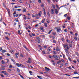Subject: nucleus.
<instances>
[{
  "label": "nucleus",
  "mask_w": 79,
  "mask_h": 79,
  "mask_svg": "<svg viewBox=\"0 0 79 79\" xmlns=\"http://www.w3.org/2000/svg\"><path fill=\"white\" fill-rule=\"evenodd\" d=\"M52 56L56 60H59V59H60V57L58 56L53 55Z\"/></svg>",
  "instance_id": "nucleus-1"
},
{
  "label": "nucleus",
  "mask_w": 79,
  "mask_h": 79,
  "mask_svg": "<svg viewBox=\"0 0 79 79\" xmlns=\"http://www.w3.org/2000/svg\"><path fill=\"white\" fill-rule=\"evenodd\" d=\"M68 50H69V47H67V48L65 49V51L67 53H69V52H68Z\"/></svg>",
  "instance_id": "nucleus-2"
},
{
  "label": "nucleus",
  "mask_w": 79,
  "mask_h": 79,
  "mask_svg": "<svg viewBox=\"0 0 79 79\" xmlns=\"http://www.w3.org/2000/svg\"><path fill=\"white\" fill-rule=\"evenodd\" d=\"M64 47L65 48V49L66 48H67V47H68V44H63Z\"/></svg>",
  "instance_id": "nucleus-3"
},
{
  "label": "nucleus",
  "mask_w": 79,
  "mask_h": 79,
  "mask_svg": "<svg viewBox=\"0 0 79 79\" xmlns=\"http://www.w3.org/2000/svg\"><path fill=\"white\" fill-rule=\"evenodd\" d=\"M45 69L46 71H50V69L49 68H48L47 67H45Z\"/></svg>",
  "instance_id": "nucleus-4"
},
{
  "label": "nucleus",
  "mask_w": 79,
  "mask_h": 79,
  "mask_svg": "<svg viewBox=\"0 0 79 79\" xmlns=\"http://www.w3.org/2000/svg\"><path fill=\"white\" fill-rule=\"evenodd\" d=\"M51 14H52V15H53V14H54V10L53 9L51 10Z\"/></svg>",
  "instance_id": "nucleus-5"
},
{
  "label": "nucleus",
  "mask_w": 79,
  "mask_h": 79,
  "mask_svg": "<svg viewBox=\"0 0 79 79\" xmlns=\"http://www.w3.org/2000/svg\"><path fill=\"white\" fill-rule=\"evenodd\" d=\"M58 32H60V31H61V28H60L59 29L57 28L56 30Z\"/></svg>",
  "instance_id": "nucleus-6"
},
{
  "label": "nucleus",
  "mask_w": 79,
  "mask_h": 79,
  "mask_svg": "<svg viewBox=\"0 0 79 79\" xmlns=\"http://www.w3.org/2000/svg\"><path fill=\"white\" fill-rule=\"evenodd\" d=\"M16 66H18V67H21V64H19L18 63H17L16 64Z\"/></svg>",
  "instance_id": "nucleus-7"
},
{
  "label": "nucleus",
  "mask_w": 79,
  "mask_h": 79,
  "mask_svg": "<svg viewBox=\"0 0 79 79\" xmlns=\"http://www.w3.org/2000/svg\"><path fill=\"white\" fill-rule=\"evenodd\" d=\"M23 12L26 13V8H23Z\"/></svg>",
  "instance_id": "nucleus-8"
},
{
  "label": "nucleus",
  "mask_w": 79,
  "mask_h": 79,
  "mask_svg": "<svg viewBox=\"0 0 79 79\" xmlns=\"http://www.w3.org/2000/svg\"><path fill=\"white\" fill-rule=\"evenodd\" d=\"M19 54V53H17L15 54V55L17 58H18V55Z\"/></svg>",
  "instance_id": "nucleus-9"
},
{
  "label": "nucleus",
  "mask_w": 79,
  "mask_h": 79,
  "mask_svg": "<svg viewBox=\"0 0 79 79\" xmlns=\"http://www.w3.org/2000/svg\"><path fill=\"white\" fill-rule=\"evenodd\" d=\"M55 13L56 14H58V10H57V9H55Z\"/></svg>",
  "instance_id": "nucleus-10"
},
{
  "label": "nucleus",
  "mask_w": 79,
  "mask_h": 79,
  "mask_svg": "<svg viewBox=\"0 0 79 79\" xmlns=\"http://www.w3.org/2000/svg\"><path fill=\"white\" fill-rule=\"evenodd\" d=\"M56 50V51H60V48H59L58 47H57Z\"/></svg>",
  "instance_id": "nucleus-11"
},
{
  "label": "nucleus",
  "mask_w": 79,
  "mask_h": 79,
  "mask_svg": "<svg viewBox=\"0 0 79 79\" xmlns=\"http://www.w3.org/2000/svg\"><path fill=\"white\" fill-rule=\"evenodd\" d=\"M7 10L8 12V13L9 14V15H10V10L8 9H7Z\"/></svg>",
  "instance_id": "nucleus-12"
},
{
  "label": "nucleus",
  "mask_w": 79,
  "mask_h": 79,
  "mask_svg": "<svg viewBox=\"0 0 79 79\" xmlns=\"http://www.w3.org/2000/svg\"><path fill=\"white\" fill-rule=\"evenodd\" d=\"M5 39H6V40H10V38H9V37L7 36H5Z\"/></svg>",
  "instance_id": "nucleus-13"
},
{
  "label": "nucleus",
  "mask_w": 79,
  "mask_h": 79,
  "mask_svg": "<svg viewBox=\"0 0 79 79\" xmlns=\"http://www.w3.org/2000/svg\"><path fill=\"white\" fill-rule=\"evenodd\" d=\"M45 21V19H43V20H42L41 21V23H44V21Z\"/></svg>",
  "instance_id": "nucleus-14"
},
{
  "label": "nucleus",
  "mask_w": 79,
  "mask_h": 79,
  "mask_svg": "<svg viewBox=\"0 0 79 79\" xmlns=\"http://www.w3.org/2000/svg\"><path fill=\"white\" fill-rule=\"evenodd\" d=\"M73 78H74L75 79H79V77H73Z\"/></svg>",
  "instance_id": "nucleus-15"
},
{
  "label": "nucleus",
  "mask_w": 79,
  "mask_h": 79,
  "mask_svg": "<svg viewBox=\"0 0 79 79\" xmlns=\"http://www.w3.org/2000/svg\"><path fill=\"white\" fill-rule=\"evenodd\" d=\"M11 61H12L14 63H16V62H15V60L14 59H11Z\"/></svg>",
  "instance_id": "nucleus-16"
},
{
  "label": "nucleus",
  "mask_w": 79,
  "mask_h": 79,
  "mask_svg": "<svg viewBox=\"0 0 79 79\" xmlns=\"http://www.w3.org/2000/svg\"><path fill=\"white\" fill-rule=\"evenodd\" d=\"M37 77H38V78H39V79H42V77H41V76H37Z\"/></svg>",
  "instance_id": "nucleus-17"
},
{
  "label": "nucleus",
  "mask_w": 79,
  "mask_h": 79,
  "mask_svg": "<svg viewBox=\"0 0 79 79\" xmlns=\"http://www.w3.org/2000/svg\"><path fill=\"white\" fill-rule=\"evenodd\" d=\"M44 26L45 27H47V23H45L44 24Z\"/></svg>",
  "instance_id": "nucleus-18"
},
{
  "label": "nucleus",
  "mask_w": 79,
  "mask_h": 79,
  "mask_svg": "<svg viewBox=\"0 0 79 79\" xmlns=\"http://www.w3.org/2000/svg\"><path fill=\"white\" fill-rule=\"evenodd\" d=\"M18 33L19 35H21V34L20 32V31H19H19H18Z\"/></svg>",
  "instance_id": "nucleus-19"
},
{
  "label": "nucleus",
  "mask_w": 79,
  "mask_h": 79,
  "mask_svg": "<svg viewBox=\"0 0 79 79\" xmlns=\"http://www.w3.org/2000/svg\"><path fill=\"white\" fill-rule=\"evenodd\" d=\"M46 22L48 23H50V20L48 19H47V21Z\"/></svg>",
  "instance_id": "nucleus-20"
},
{
  "label": "nucleus",
  "mask_w": 79,
  "mask_h": 79,
  "mask_svg": "<svg viewBox=\"0 0 79 79\" xmlns=\"http://www.w3.org/2000/svg\"><path fill=\"white\" fill-rule=\"evenodd\" d=\"M52 7H53V9H55V5L53 4L52 5Z\"/></svg>",
  "instance_id": "nucleus-21"
},
{
  "label": "nucleus",
  "mask_w": 79,
  "mask_h": 79,
  "mask_svg": "<svg viewBox=\"0 0 79 79\" xmlns=\"http://www.w3.org/2000/svg\"><path fill=\"white\" fill-rule=\"evenodd\" d=\"M2 64H5V62L3 61V60H2Z\"/></svg>",
  "instance_id": "nucleus-22"
},
{
  "label": "nucleus",
  "mask_w": 79,
  "mask_h": 79,
  "mask_svg": "<svg viewBox=\"0 0 79 79\" xmlns=\"http://www.w3.org/2000/svg\"><path fill=\"white\" fill-rule=\"evenodd\" d=\"M4 74L6 75V76H8V74L7 73L5 72L4 73Z\"/></svg>",
  "instance_id": "nucleus-23"
},
{
  "label": "nucleus",
  "mask_w": 79,
  "mask_h": 79,
  "mask_svg": "<svg viewBox=\"0 0 79 79\" xmlns=\"http://www.w3.org/2000/svg\"><path fill=\"white\" fill-rule=\"evenodd\" d=\"M52 31H53L52 30H51L50 31H49L48 33V34H50V33H51V32H52Z\"/></svg>",
  "instance_id": "nucleus-24"
},
{
  "label": "nucleus",
  "mask_w": 79,
  "mask_h": 79,
  "mask_svg": "<svg viewBox=\"0 0 79 79\" xmlns=\"http://www.w3.org/2000/svg\"><path fill=\"white\" fill-rule=\"evenodd\" d=\"M20 56L22 58H23V57H24V56H23V54H20Z\"/></svg>",
  "instance_id": "nucleus-25"
},
{
  "label": "nucleus",
  "mask_w": 79,
  "mask_h": 79,
  "mask_svg": "<svg viewBox=\"0 0 79 79\" xmlns=\"http://www.w3.org/2000/svg\"><path fill=\"white\" fill-rule=\"evenodd\" d=\"M69 47H71V48H72V44H69Z\"/></svg>",
  "instance_id": "nucleus-26"
},
{
  "label": "nucleus",
  "mask_w": 79,
  "mask_h": 79,
  "mask_svg": "<svg viewBox=\"0 0 79 79\" xmlns=\"http://www.w3.org/2000/svg\"><path fill=\"white\" fill-rule=\"evenodd\" d=\"M21 6H15V8H21Z\"/></svg>",
  "instance_id": "nucleus-27"
},
{
  "label": "nucleus",
  "mask_w": 79,
  "mask_h": 79,
  "mask_svg": "<svg viewBox=\"0 0 79 79\" xmlns=\"http://www.w3.org/2000/svg\"><path fill=\"white\" fill-rule=\"evenodd\" d=\"M53 40V43H55V44H56V41H55V40Z\"/></svg>",
  "instance_id": "nucleus-28"
},
{
  "label": "nucleus",
  "mask_w": 79,
  "mask_h": 79,
  "mask_svg": "<svg viewBox=\"0 0 79 79\" xmlns=\"http://www.w3.org/2000/svg\"><path fill=\"white\" fill-rule=\"evenodd\" d=\"M66 41L68 43H70V41L68 40H66Z\"/></svg>",
  "instance_id": "nucleus-29"
},
{
  "label": "nucleus",
  "mask_w": 79,
  "mask_h": 79,
  "mask_svg": "<svg viewBox=\"0 0 79 79\" xmlns=\"http://www.w3.org/2000/svg\"><path fill=\"white\" fill-rule=\"evenodd\" d=\"M29 73H30V75H32V74H32V72L31 71H30Z\"/></svg>",
  "instance_id": "nucleus-30"
},
{
  "label": "nucleus",
  "mask_w": 79,
  "mask_h": 79,
  "mask_svg": "<svg viewBox=\"0 0 79 79\" xmlns=\"http://www.w3.org/2000/svg\"><path fill=\"white\" fill-rule=\"evenodd\" d=\"M32 17H33V18H34V17H35V14H33L32 15Z\"/></svg>",
  "instance_id": "nucleus-31"
},
{
  "label": "nucleus",
  "mask_w": 79,
  "mask_h": 79,
  "mask_svg": "<svg viewBox=\"0 0 79 79\" xmlns=\"http://www.w3.org/2000/svg\"><path fill=\"white\" fill-rule=\"evenodd\" d=\"M17 70L18 72H20V70H19V69L18 68H17Z\"/></svg>",
  "instance_id": "nucleus-32"
},
{
  "label": "nucleus",
  "mask_w": 79,
  "mask_h": 79,
  "mask_svg": "<svg viewBox=\"0 0 79 79\" xmlns=\"http://www.w3.org/2000/svg\"><path fill=\"white\" fill-rule=\"evenodd\" d=\"M2 53H5V52H6V50H3L2 51Z\"/></svg>",
  "instance_id": "nucleus-33"
},
{
  "label": "nucleus",
  "mask_w": 79,
  "mask_h": 79,
  "mask_svg": "<svg viewBox=\"0 0 79 79\" xmlns=\"http://www.w3.org/2000/svg\"><path fill=\"white\" fill-rule=\"evenodd\" d=\"M27 63H31V61L28 60L27 61Z\"/></svg>",
  "instance_id": "nucleus-34"
},
{
  "label": "nucleus",
  "mask_w": 79,
  "mask_h": 79,
  "mask_svg": "<svg viewBox=\"0 0 79 79\" xmlns=\"http://www.w3.org/2000/svg\"><path fill=\"white\" fill-rule=\"evenodd\" d=\"M9 68H13V66L12 65H10L9 67Z\"/></svg>",
  "instance_id": "nucleus-35"
},
{
  "label": "nucleus",
  "mask_w": 79,
  "mask_h": 79,
  "mask_svg": "<svg viewBox=\"0 0 79 79\" xmlns=\"http://www.w3.org/2000/svg\"><path fill=\"white\" fill-rule=\"evenodd\" d=\"M56 7L57 8V9L59 8V7L58 6V5L56 4Z\"/></svg>",
  "instance_id": "nucleus-36"
},
{
  "label": "nucleus",
  "mask_w": 79,
  "mask_h": 79,
  "mask_svg": "<svg viewBox=\"0 0 79 79\" xmlns=\"http://www.w3.org/2000/svg\"><path fill=\"white\" fill-rule=\"evenodd\" d=\"M62 55L63 56V58H65V55H64V54H63Z\"/></svg>",
  "instance_id": "nucleus-37"
},
{
  "label": "nucleus",
  "mask_w": 79,
  "mask_h": 79,
  "mask_svg": "<svg viewBox=\"0 0 79 79\" xmlns=\"http://www.w3.org/2000/svg\"><path fill=\"white\" fill-rule=\"evenodd\" d=\"M67 18L68 20H70V17H69V16L67 17Z\"/></svg>",
  "instance_id": "nucleus-38"
},
{
  "label": "nucleus",
  "mask_w": 79,
  "mask_h": 79,
  "mask_svg": "<svg viewBox=\"0 0 79 79\" xmlns=\"http://www.w3.org/2000/svg\"><path fill=\"white\" fill-rule=\"evenodd\" d=\"M75 54H76L77 55H79V53H78V52H75Z\"/></svg>",
  "instance_id": "nucleus-39"
},
{
  "label": "nucleus",
  "mask_w": 79,
  "mask_h": 79,
  "mask_svg": "<svg viewBox=\"0 0 79 79\" xmlns=\"http://www.w3.org/2000/svg\"><path fill=\"white\" fill-rule=\"evenodd\" d=\"M21 66L23 67V68H24V66L23 65V64H20Z\"/></svg>",
  "instance_id": "nucleus-40"
},
{
  "label": "nucleus",
  "mask_w": 79,
  "mask_h": 79,
  "mask_svg": "<svg viewBox=\"0 0 79 79\" xmlns=\"http://www.w3.org/2000/svg\"><path fill=\"white\" fill-rule=\"evenodd\" d=\"M38 16V14H35V17H37Z\"/></svg>",
  "instance_id": "nucleus-41"
},
{
  "label": "nucleus",
  "mask_w": 79,
  "mask_h": 79,
  "mask_svg": "<svg viewBox=\"0 0 79 79\" xmlns=\"http://www.w3.org/2000/svg\"><path fill=\"white\" fill-rule=\"evenodd\" d=\"M16 11H15L14 13H13V15H16Z\"/></svg>",
  "instance_id": "nucleus-42"
},
{
  "label": "nucleus",
  "mask_w": 79,
  "mask_h": 79,
  "mask_svg": "<svg viewBox=\"0 0 79 79\" xmlns=\"http://www.w3.org/2000/svg\"><path fill=\"white\" fill-rule=\"evenodd\" d=\"M26 50L28 51V52H29L30 50H29V49H28V48H26Z\"/></svg>",
  "instance_id": "nucleus-43"
},
{
  "label": "nucleus",
  "mask_w": 79,
  "mask_h": 79,
  "mask_svg": "<svg viewBox=\"0 0 79 79\" xmlns=\"http://www.w3.org/2000/svg\"><path fill=\"white\" fill-rule=\"evenodd\" d=\"M6 60H7V62H6V63H8L9 62V60L7 59Z\"/></svg>",
  "instance_id": "nucleus-44"
},
{
  "label": "nucleus",
  "mask_w": 79,
  "mask_h": 79,
  "mask_svg": "<svg viewBox=\"0 0 79 79\" xmlns=\"http://www.w3.org/2000/svg\"><path fill=\"white\" fill-rule=\"evenodd\" d=\"M40 14V13H39L38 14V16L40 17V16H41V15Z\"/></svg>",
  "instance_id": "nucleus-45"
},
{
  "label": "nucleus",
  "mask_w": 79,
  "mask_h": 79,
  "mask_svg": "<svg viewBox=\"0 0 79 79\" xmlns=\"http://www.w3.org/2000/svg\"><path fill=\"white\" fill-rule=\"evenodd\" d=\"M47 15H48V16H50V14L49 13V12H48L47 13Z\"/></svg>",
  "instance_id": "nucleus-46"
},
{
  "label": "nucleus",
  "mask_w": 79,
  "mask_h": 79,
  "mask_svg": "<svg viewBox=\"0 0 79 79\" xmlns=\"http://www.w3.org/2000/svg\"><path fill=\"white\" fill-rule=\"evenodd\" d=\"M61 61L62 62H63V63L64 62V60H63V59H61Z\"/></svg>",
  "instance_id": "nucleus-47"
},
{
  "label": "nucleus",
  "mask_w": 79,
  "mask_h": 79,
  "mask_svg": "<svg viewBox=\"0 0 79 79\" xmlns=\"http://www.w3.org/2000/svg\"><path fill=\"white\" fill-rule=\"evenodd\" d=\"M37 39H38V40H39L40 39V38L39 37H36Z\"/></svg>",
  "instance_id": "nucleus-48"
},
{
  "label": "nucleus",
  "mask_w": 79,
  "mask_h": 79,
  "mask_svg": "<svg viewBox=\"0 0 79 79\" xmlns=\"http://www.w3.org/2000/svg\"><path fill=\"white\" fill-rule=\"evenodd\" d=\"M40 29H41V30H43V29H44V28H43V27H41L40 28Z\"/></svg>",
  "instance_id": "nucleus-49"
},
{
  "label": "nucleus",
  "mask_w": 79,
  "mask_h": 79,
  "mask_svg": "<svg viewBox=\"0 0 79 79\" xmlns=\"http://www.w3.org/2000/svg\"><path fill=\"white\" fill-rule=\"evenodd\" d=\"M64 32H67L68 31V30L67 29H65L64 30Z\"/></svg>",
  "instance_id": "nucleus-50"
},
{
  "label": "nucleus",
  "mask_w": 79,
  "mask_h": 79,
  "mask_svg": "<svg viewBox=\"0 0 79 79\" xmlns=\"http://www.w3.org/2000/svg\"><path fill=\"white\" fill-rule=\"evenodd\" d=\"M3 49H2V48L0 47V51H2Z\"/></svg>",
  "instance_id": "nucleus-51"
},
{
  "label": "nucleus",
  "mask_w": 79,
  "mask_h": 79,
  "mask_svg": "<svg viewBox=\"0 0 79 79\" xmlns=\"http://www.w3.org/2000/svg\"><path fill=\"white\" fill-rule=\"evenodd\" d=\"M1 76H2V77H4V76H3V75L2 74H1Z\"/></svg>",
  "instance_id": "nucleus-52"
},
{
  "label": "nucleus",
  "mask_w": 79,
  "mask_h": 79,
  "mask_svg": "<svg viewBox=\"0 0 79 79\" xmlns=\"http://www.w3.org/2000/svg\"><path fill=\"white\" fill-rule=\"evenodd\" d=\"M42 53H43V54H45V51H43Z\"/></svg>",
  "instance_id": "nucleus-53"
},
{
  "label": "nucleus",
  "mask_w": 79,
  "mask_h": 79,
  "mask_svg": "<svg viewBox=\"0 0 79 79\" xmlns=\"http://www.w3.org/2000/svg\"><path fill=\"white\" fill-rule=\"evenodd\" d=\"M53 52L54 53V54H56V52H55V51H54Z\"/></svg>",
  "instance_id": "nucleus-54"
},
{
  "label": "nucleus",
  "mask_w": 79,
  "mask_h": 79,
  "mask_svg": "<svg viewBox=\"0 0 79 79\" xmlns=\"http://www.w3.org/2000/svg\"><path fill=\"white\" fill-rule=\"evenodd\" d=\"M7 55L9 56H10V54H9V53H7Z\"/></svg>",
  "instance_id": "nucleus-55"
},
{
  "label": "nucleus",
  "mask_w": 79,
  "mask_h": 79,
  "mask_svg": "<svg viewBox=\"0 0 79 79\" xmlns=\"http://www.w3.org/2000/svg\"><path fill=\"white\" fill-rule=\"evenodd\" d=\"M74 74H77V72H74Z\"/></svg>",
  "instance_id": "nucleus-56"
},
{
  "label": "nucleus",
  "mask_w": 79,
  "mask_h": 79,
  "mask_svg": "<svg viewBox=\"0 0 79 79\" xmlns=\"http://www.w3.org/2000/svg\"><path fill=\"white\" fill-rule=\"evenodd\" d=\"M47 1L48 2V3H50V0H47Z\"/></svg>",
  "instance_id": "nucleus-57"
},
{
  "label": "nucleus",
  "mask_w": 79,
  "mask_h": 79,
  "mask_svg": "<svg viewBox=\"0 0 79 79\" xmlns=\"http://www.w3.org/2000/svg\"><path fill=\"white\" fill-rule=\"evenodd\" d=\"M38 43H40V40H38V41H37Z\"/></svg>",
  "instance_id": "nucleus-58"
},
{
  "label": "nucleus",
  "mask_w": 79,
  "mask_h": 79,
  "mask_svg": "<svg viewBox=\"0 0 79 79\" xmlns=\"http://www.w3.org/2000/svg\"><path fill=\"white\" fill-rule=\"evenodd\" d=\"M53 34L54 35H56V33L54 32L53 33Z\"/></svg>",
  "instance_id": "nucleus-59"
},
{
  "label": "nucleus",
  "mask_w": 79,
  "mask_h": 79,
  "mask_svg": "<svg viewBox=\"0 0 79 79\" xmlns=\"http://www.w3.org/2000/svg\"><path fill=\"white\" fill-rule=\"evenodd\" d=\"M44 15H46V13L45 12V11H44Z\"/></svg>",
  "instance_id": "nucleus-60"
},
{
  "label": "nucleus",
  "mask_w": 79,
  "mask_h": 79,
  "mask_svg": "<svg viewBox=\"0 0 79 79\" xmlns=\"http://www.w3.org/2000/svg\"><path fill=\"white\" fill-rule=\"evenodd\" d=\"M39 26V24H37L36 25H35V27H38Z\"/></svg>",
  "instance_id": "nucleus-61"
},
{
  "label": "nucleus",
  "mask_w": 79,
  "mask_h": 79,
  "mask_svg": "<svg viewBox=\"0 0 79 79\" xmlns=\"http://www.w3.org/2000/svg\"><path fill=\"white\" fill-rule=\"evenodd\" d=\"M68 59L69 60V61H71V58L70 57H69Z\"/></svg>",
  "instance_id": "nucleus-62"
},
{
  "label": "nucleus",
  "mask_w": 79,
  "mask_h": 79,
  "mask_svg": "<svg viewBox=\"0 0 79 79\" xmlns=\"http://www.w3.org/2000/svg\"><path fill=\"white\" fill-rule=\"evenodd\" d=\"M18 16H19V15L18 14H17L16 15V17H18Z\"/></svg>",
  "instance_id": "nucleus-63"
},
{
  "label": "nucleus",
  "mask_w": 79,
  "mask_h": 79,
  "mask_svg": "<svg viewBox=\"0 0 79 79\" xmlns=\"http://www.w3.org/2000/svg\"><path fill=\"white\" fill-rule=\"evenodd\" d=\"M67 15H68V14H66L64 15V16H65V17H66V16H67Z\"/></svg>",
  "instance_id": "nucleus-64"
}]
</instances>
